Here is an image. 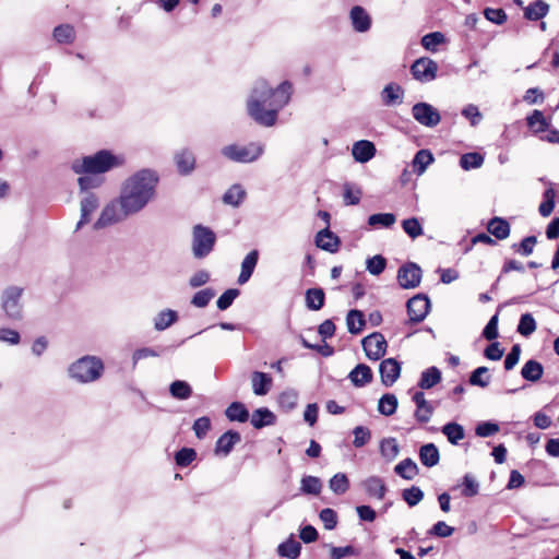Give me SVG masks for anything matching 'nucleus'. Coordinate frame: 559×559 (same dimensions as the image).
<instances>
[{
  "label": "nucleus",
  "mask_w": 559,
  "mask_h": 559,
  "mask_svg": "<svg viewBox=\"0 0 559 559\" xmlns=\"http://www.w3.org/2000/svg\"><path fill=\"white\" fill-rule=\"evenodd\" d=\"M292 84L287 81L273 88L264 79L257 80L247 99V112L258 124L273 127L278 112L290 100Z\"/></svg>",
  "instance_id": "obj_1"
},
{
  "label": "nucleus",
  "mask_w": 559,
  "mask_h": 559,
  "mask_svg": "<svg viewBox=\"0 0 559 559\" xmlns=\"http://www.w3.org/2000/svg\"><path fill=\"white\" fill-rule=\"evenodd\" d=\"M158 182L152 169H141L128 177L121 186L119 202L132 215L141 212L155 197Z\"/></svg>",
  "instance_id": "obj_2"
},
{
  "label": "nucleus",
  "mask_w": 559,
  "mask_h": 559,
  "mask_svg": "<svg viewBox=\"0 0 559 559\" xmlns=\"http://www.w3.org/2000/svg\"><path fill=\"white\" fill-rule=\"evenodd\" d=\"M124 162L126 158L122 154H115L109 150H100L92 155L74 159L71 164V169L76 175H103L111 169L123 166Z\"/></svg>",
  "instance_id": "obj_3"
},
{
  "label": "nucleus",
  "mask_w": 559,
  "mask_h": 559,
  "mask_svg": "<svg viewBox=\"0 0 559 559\" xmlns=\"http://www.w3.org/2000/svg\"><path fill=\"white\" fill-rule=\"evenodd\" d=\"M103 360L93 355L83 356L68 368L69 377L78 383L86 384L97 381L104 373Z\"/></svg>",
  "instance_id": "obj_4"
},
{
  "label": "nucleus",
  "mask_w": 559,
  "mask_h": 559,
  "mask_svg": "<svg viewBox=\"0 0 559 559\" xmlns=\"http://www.w3.org/2000/svg\"><path fill=\"white\" fill-rule=\"evenodd\" d=\"M264 152V145L251 142L247 145L230 144L222 148L224 157L236 163H252L257 160Z\"/></svg>",
  "instance_id": "obj_5"
},
{
  "label": "nucleus",
  "mask_w": 559,
  "mask_h": 559,
  "mask_svg": "<svg viewBox=\"0 0 559 559\" xmlns=\"http://www.w3.org/2000/svg\"><path fill=\"white\" fill-rule=\"evenodd\" d=\"M24 289L19 286L7 287L1 295V307L5 316L12 320H21L23 316L22 296Z\"/></svg>",
  "instance_id": "obj_6"
},
{
  "label": "nucleus",
  "mask_w": 559,
  "mask_h": 559,
  "mask_svg": "<svg viewBox=\"0 0 559 559\" xmlns=\"http://www.w3.org/2000/svg\"><path fill=\"white\" fill-rule=\"evenodd\" d=\"M216 241V236L212 229L203 225H195L192 230V252L198 259L206 257Z\"/></svg>",
  "instance_id": "obj_7"
},
{
  "label": "nucleus",
  "mask_w": 559,
  "mask_h": 559,
  "mask_svg": "<svg viewBox=\"0 0 559 559\" xmlns=\"http://www.w3.org/2000/svg\"><path fill=\"white\" fill-rule=\"evenodd\" d=\"M131 215V213H128L124 210V207L122 206V204H120L118 199L117 201L108 203L103 209L98 219L95 223V228L100 229L107 226H111L114 224L124 221L127 217Z\"/></svg>",
  "instance_id": "obj_8"
},
{
  "label": "nucleus",
  "mask_w": 559,
  "mask_h": 559,
  "mask_svg": "<svg viewBox=\"0 0 559 559\" xmlns=\"http://www.w3.org/2000/svg\"><path fill=\"white\" fill-rule=\"evenodd\" d=\"M411 72L415 80L421 83H428L436 79L438 64L430 58L421 57L414 61Z\"/></svg>",
  "instance_id": "obj_9"
},
{
  "label": "nucleus",
  "mask_w": 559,
  "mask_h": 559,
  "mask_svg": "<svg viewBox=\"0 0 559 559\" xmlns=\"http://www.w3.org/2000/svg\"><path fill=\"white\" fill-rule=\"evenodd\" d=\"M412 115L419 124L428 128L436 127L441 120L438 109L428 103H416L412 108Z\"/></svg>",
  "instance_id": "obj_10"
},
{
  "label": "nucleus",
  "mask_w": 559,
  "mask_h": 559,
  "mask_svg": "<svg viewBox=\"0 0 559 559\" xmlns=\"http://www.w3.org/2000/svg\"><path fill=\"white\" fill-rule=\"evenodd\" d=\"M366 356L371 360H379L386 353V341L379 332H373L361 341Z\"/></svg>",
  "instance_id": "obj_11"
},
{
  "label": "nucleus",
  "mask_w": 559,
  "mask_h": 559,
  "mask_svg": "<svg viewBox=\"0 0 559 559\" xmlns=\"http://www.w3.org/2000/svg\"><path fill=\"white\" fill-rule=\"evenodd\" d=\"M421 269L415 263H407L399 269L397 281L402 288L411 289L419 285Z\"/></svg>",
  "instance_id": "obj_12"
},
{
  "label": "nucleus",
  "mask_w": 559,
  "mask_h": 559,
  "mask_svg": "<svg viewBox=\"0 0 559 559\" xmlns=\"http://www.w3.org/2000/svg\"><path fill=\"white\" fill-rule=\"evenodd\" d=\"M430 301L427 296L417 295L407 301V312L411 321L421 322L428 314Z\"/></svg>",
  "instance_id": "obj_13"
},
{
  "label": "nucleus",
  "mask_w": 559,
  "mask_h": 559,
  "mask_svg": "<svg viewBox=\"0 0 559 559\" xmlns=\"http://www.w3.org/2000/svg\"><path fill=\"white\" fill-rule=\"evenodd\" d=\"M381 382L385 386L393 385L400 377L401 366L394 358H386L379 366Z\"/></svg>",
  "instance_id": "obj_14"
},
{
  "label": "nucleus",
  "mask_w": 559,
  "mask_h": 559,
  "mask_svg": "<svg viewBox=\"0 0 559 559\" xmlns=\"http://www.w3.org/2000/svg\"><path fill=\"white\" fill-rule=\"evenodd\" d=\"M404 94V88L400 84L391 82L382 88L380 97L384 106L393 107L403 103Z\"/></svg>",
  "instance_id": "obj_15"
},
{
  "label": "nucleus",
  "mask_w": 559,
  "mask_h": 559,
  "mask_svg": "<svg viewBox=\"0 0 559 559\" xmlns=\"http://www.w3.org/2000/svg\"><path fill=\"white\" fill-rule=\"evenodd\" d=\"M99 205L98 197L93 192L83 193L81 199V218L76 225V229H80L84 224L88 223L91 215Z\"/></svg>",
  "instance_id": "obj_16"
},
{
  "label": "nucleus",
  "mask_w": 559,
  "mask_h": 559,
  "mask_svg": "<svg viewBox=\"0 0 559 559\" xmlns=\"http://www.w3.org/2000/svg\"><path fill=\"white\" fill-rule=\"evenodd\" d=\"M349 20L353 28L358 33H366L371 28V17L360 5H355L349 12Z\"/></svg>",
  "instance_id": "obj_17"
},
{
  "label": "nucleus",
  "mask_w": 559,
  "mask_h": 559,
  "mask_svg": "<svg viewBox=\"0 0 559 559\" xmlns=\"http://www.w3.org/2000/svg\"><path fill=\"white\" fill-rule=\"evenodd\" d=\"M376 146L371 141L360 140L353 144L352 155L357 163L365 164L376 155Z\"/></svg>",
  "instance_id": "obj_18"
},
{
  "label": "nucleus",
  "mask_w": 559,
  "mask_h": 559,
  "mask_svg": "<svg viewBox=\"0 0 559 559\" xmlns=\"http://www.w3.org/2000/svg\"><path fill=\"white\" fill-rule=\"evenodd\" d=\"M413 401L416 404L415 418L419 423H428L433 414V407L425 399V394L421 391L416 392L413 395Z\"/></svg>",
  "instance_id": "obj_19"
},
{
  "label": "nucleus",
  "mask_w": 559,
  "mask_h": 559,
  "mask_svg": "<svg viewBox=\"0 0 559 559\" xmlns=\"http://www.w3.org/2000/svg\"><path fill=\"white\" fill-rule=\"evenodd\" d=\"M340 238L329 228L320 230L316 236V245L328 252L334 253L340 248Z\"/></svg>",
  "instance_id": "obj_20"
},
{
  "label": "nucleus",
  "mask_w": 559,
  "mask_h": 559,
  "mask_svg": "<svg viewBox=\"0 0 559 559\" xmlns=\"http://www.w3.org/2000/svg\"><path fill=\"white\" fill-rule=\"evenodd\" d=\"M240 440L241 437L237 431L228 430L227 432L223 433L216 441L215 453L227 456L231 452L235 444Z\"/></svg>",
  "instance_id": "obj_21"
},
{
  "label": "nucleus",
  "mask_w": 559,
  "mask_h": 559,
  "mask_svg": "<svg viewBox=\"0 0 559 559\" xmlns=\"http://www.w3.org/2000/svg\"><path fill=\"white\" fill-rule=\"evenodd\" d=\"M258 259H259L258 250H252L245 257V259L241 262V270H240V274L238 276V284L243 285L250 280V277L257 266Z\"/></svg>",
  "instance_id": "obj_22"
},
{
  "label": "nucleus",
  "mask_w": 559,
  "mask_h": 559,
  "mask_svg": "<svg viewBox=\"0 0 559 559\" xmlns=\"http://www.w3.org/2000/svg\"><path fill=\"white\" fill-rule=\"evenodd\" d=\"M348 379L355 386L360 388L371 382L372 371L369 366L359 364L349 372Z\"/></svg>",
  "instance_id": "obj_23"
},
{
  "label": "nucleus",
  "mask_w": 559,
  "mask_h": 559,
  "mask_svg": "<svg viewBox=\"0 0 559 559\" xmlns=\"http://www.w3.org/2000/svg\"><path fill=\"white\" fill-rule=\"evenodd\" d=\"M175 163L181 175H188L194 169L195 158L189 150H181L176 153Z\"/></svg>",
  "instance_id": "obj_24"
},
{
  "label": "nucleus",
  "mask_w": 559,
  "mask_h": 559,
  "mask_svg": "<svg viewBox=\"0 0 559 559\" xmlns=\"http://www.w3.org/2000/svg\"><path fill=\"white\" fill-rule=\"evenodd\" d=\"M362 486L366 492L378 500H382L385 496L386 487L384 481L378 476H370L364 483Z\"/></svg>",
  "instance_id": "obj_25"
},
{
  "label": "nucleus",
  "mask_w": 559,
  "mask_h": 559,
  "mask_svg": "<svg viewBox=\"0 0 559 559\" xmlns=\"http://www.w3.org/2000/svg\"><path fill=\"white\" fill-rule=\"evenodd\" d=\"M252 390L255 395H265L271 389L272 378L264 372L254 371L251 374Z\"/></svg>",
  "instance_id": "obj_26"
},
{
  "label": "nucleus",
  "mask_w": 559,
  "mask_h": 559,
  "mask_svg": "<svg viewBox=\"0 0 559 559\" xmlns=\"http://www.w3.org/2000/svg\"><path fill=\"white\" fill-rule=\"evenodd\" d=\"M549 5L544 0H535L524 8V16L530 21H538L547 15Z\"/></svg>",
  "instance_id": "obj_27"
},
{
  "label": "nucleus",
  "mask_w": 559,
  "mask_h": 559,
  "mask_svg": "<svg viewBox=\"0 0 559 559\" xmlns=\"http://www.w3.org/2000/svg\"><path fill=\"white\" fill-rule=\"evenodd\" d=\"M419 459L427 467L436 466L440 460L438 448L433 443L424 444L419 450Z\"/></svg>",
  "instance_id": "obj_28"
},
{
  "label": "nucleus",
  "mask_w": 559,
  "mask_h": 559,
  "mask_svg": "<svg viewBox=\"0 0 559 559\" xmlns=\"http://www.w3.org/2000/svg\"><path fill=\"white\" fill-rule=\"evenodd\" d=\"M178 320V313L171 309L159 311L154 318V329L156 331H164L171 326Z\"/></svg>",
  "instance_id": "obj_29"
},
{
  "label": "nucleus",
  "mask_w": 559,
  "mask_h": 559,
  "mask_svg": "<svg viewBox=\"0 0 559 559\" xmlns=\"http://www.w3.org/2000/svg\"><path fill=\"white\" fill-rule=\"evenodd\" d=\"M488 231L493 235L497 239L503 240L510 235L509 223L500 217H493L489 221L487 226Z\"/></svg>",
  "instance_id": "obj_30"
},
{
  "label": "nucleus",
  "mask_w": 559,
  "mask_h": 559,
  "mask_svg": "<svg viewBox=\"0 0 559 559\" xmlns=\"http://www.w3.org/2000/svg\"><path fill=\"white\" fill-rule=\"evenodd\" d=\"M544 373V367L540 362L531 359L524 364L521 370V376L531 382L538 381Z\"/></svg>",
  "instance_id": "obj_31"
},
{
  "label": "nucleus",
  "mask_w": 559,
  "mask_h": 559,
  "mask_svg": "<svg viewBox=\"0 0 559 559\" xmlns=\"http://www.w3.org/2000/svg\"><path fill=\"white\" fill-rule=\"evenodd\" d=\"M275 423V415L267 408H258L251 416V425L261 429L265 426H271Z\"/></svg>",
  "instance_id": "obj_32"
},
{
  "label": "nucleus",
  "mask_w": 559,
  "mask_h": 559,
  "mask_svg": "<svg viewBox=\"0 0 559 559\" xmlns=\"http://www.w3.org/2000/svg\"><path fill=\"white\" fill-rule=\"evenodd\" d=\"M433 160L435 158L430 151H418L413 159L414 173L417 176H421L426 171L427 167L433 163Z\"/></svg>",
  "instance_id": "obj_33"
},
{
  "label": "nucleus",
  "mask_w": 559,
  "mask_h": 559,
  "mask_svg": "<svg viewBox=\"0 0 559 559\" xmlns=\"http://www.w3.org/2000/svg\"><path fill=\"white\" fill-rule=\"evenodd\" d=\"M301 545L293 537L288 538L277 547V554L282 558L297 559L300 555Z\"/></svg>",
  "instance_id": "obj_34"
},
{
  "label": "nucleus",
  "mask_w": 559,
  "mask_h": 559,
  "mask_svg": "<svg viewBox=\"0 0 559 559\" xmlns=\"http://www.w3.org/2000/svg\"><path fill=\"white\" fill-rule=\"evenodd\" d=\"M246 198V190L240 185H233L223 195V202L234 207L239 206Z\"/></svg>",
  "instance_id": "obj_35"
},
{
  "label": "nucleus",
  "mask_w": 559,
  "mask_h": 559,
  "mask_svg": "<svg viewBox=\"0 0 559 559\" xmlns=\"http://www.w3.org/2000/svg\"><path fill=\"white\" fill-rule=\"evenodd\" d=\"M226 417L230 421L245 423L249 418V412L240 402H233L225 411Z\"/></svg>",
  "instance_id": "obj_36"
},
{
  "label": "nucleus",
  "mask_w": 559,
  "mask_h": 559,
  "mask_svg": "<svg viewBox=\"0 0 559 559\" xmlns=\"http://www.w3.org/2000/svg\"><path fill=\"white\" fill-rule=\"evenodd\" d=\"M366 321L364 318V313L359 310H350L346 317V325L348 332L352 334L360 333L365 328Z\"/></svg>",
  "instance_id": "obj_37"
},
{
  "label": "nucleus",
  "mask_w": 559,
  "mask_h": 559,
  "mask_svg": "<svg viewBox=\"0 0 559 559\" xmlns=\"http://www.w3.org/2000/svg\"><path fill=\"white\" fill-rule=\"evenodd\" d=\"M394 472L402 478L412 480L418 474V466L412 459H405L394 467Z\"/></svg>",
  "instance_id": "obj_38"
},
{
  "label": "nucleus",
  "mask_w": 559,
  "mask_h": 559,
  "mask_svg": "<svg viewBox=\"0 0 559 559\" xmlns=\"http://www.w3.org/2000/svg\"><path fill=\"white\" fill-rule=\"evenodd\" d=\"M380 453L386 462L394 461L399 453L400 447L395 438H385L380 442Z\"/></svg>",
  "instance_id": "obj_39"
},
{
  "label": "nucleus",
  "mask_w": 559,
  "mask_h": 559,
  "mask_svg": "<svg viewBox=\"0 0 559 559\" xmlns=\"http://www.w3.org/2000/svg\"><path fill=\"white\" fill-rule=\"evenodd\" d=\"M441 381V372L437 367H430L421 372L418 385L428 390L438 384Z\"/></svg>",
  "instance_id": "obj_40"
},
{
  "label": "nucleus",
  "mask_w": 559,
  "mask_h": 559,
  "mask_svg": "<svg viewBox=\"0 0 559 559\" xmlns=\"http://www.w3.org/2000/svg\"><path fill=\"white\" fill-rule=\"evenodd\" d=\"M306 305L310 310L318 311L324 305L325 295L321 288H309L306 292Z\"/></svg>",
  "instance_id": "obj_41"
},
{
  "label": "nucleus",
  "mask_w": 559,
  "mask_h": 559,
  "mask_svg": "<svg viewBox=\"0 0 559 559\" xmlns=\"http://www.w3.org/2000/svg\"><path fill=\"white\" fill-rule=\"evenodd\" d=\"M104 179L98 174H83L78 178V185L82 193L90 192L91 189L99 188Z\"/></svg>",
  "instance_id": "obj_42"
},
{
  "label": "nucleus",
  "mask_w": 559,
  "mask_h": 559,
  "mask_svg": "<svg viewBox=\"0 0 559 559\" xmlns=\"http://www.w3.org/2000/svg\"><path fill=\"white\" fill-rule=\"evenodd\" d=\"M526 121L530 129L536 134L543 133L549 127V122L546 120L544 114L537 109L526 118Z\"/></svg>",
  "instance_id": "obj_43"
},
{
  "label": "nucleus",
  "mask_w": 559,
  "mask_h": 559,
  "mask_svg": "<svg viewBox=\"0 0 559 559\" xmlns=\"http://www.w3.org/2000/svg\"><path fill=\"white\" fill-rule=\"evenodd\" d=\"M442 433L452 444H457L465 437L464 428L456 423H449L442 427Z\"/></svg>",
  "instance_id": "obj_44"
},
{
  "label": "nucleus",
  "mask_w": 559,
  "mask_h": 559,
  "mask_svg": "<svg viewBox=\"0 0 559 559\" xmlns=\"http://www.w3.org/2000/svg\"><path fill=\"white\" fill-rule=\"evenodd\" d=\"M397 408V397L394 394L386 393L382 395L378 403V411L384 416H391Z\"/></svg>",
  "instance_id": "obj_45"
},
{
  "label": "nucleus",
  "mask_w": 559,
  "mask_h": 559,
  "mask_svg": "<svg viewBox=\"0 0 559 559\" xmlns=\"http://www.w3.org/2000/svg\"><path fill=\"white\" fill-rule=\"evenodd\" d=\"M169 392L177 400H187L192 394V388L186 381L176 380L169 385Z\"/></svg>",
  "instance_id": "obj_46"
},
{
  "label": "nucleus",
  "mask_w": 559,
  "mask_h": 559,
  "mask_svg": "<svg viewBox=\"0 0 559 559\" xmlns=\"http://www.w3.org/2000/svg\"><path fill=\"white\" fill-rule=\"evenodd\" d=\"M53 38L59 44H70L75 38L74 27L70 24H61L53 29Z\"/></svg>",
  "instance_id": "obj_47"
},
{
  "label": "nucleus",
  "mask_w": 559,
  "mask_h": 559,
  "mask_svg": "<svg viewBox=\"0 0 559 559\" xmlns=\"http://www.w3.org/2000/svg\"><path fill=\"white\" fill-rule=\"evenodd\" d=\"M322 489V483L320 478L316 476H305L300 481V490L307 495H319Z\"/></svg>",
  "instance_id": "obj_48"
},
{
  "label": "nucleus",
  "mask_w": 559,
  "mask_h": 559,
  "mask_svg": "<svg viewBox=\"0 0 559 559\" xmlns=\"http://www.w3.org/2000/svg\"><path fill=\"white\" fill-rule=\"evenodd\" d=\"M278 405L284 411H292L298 403V393L293 389H287L278 395Z\"/></svg>",
  "instance_id": "obj_49"
},
{
  "label": "nucleus",
  "mask_w": 559,
  "mask_h": 559,
  "mask_svg": "<svg viewBox=\"0 0 559 559\" xmlns=\"http://www.w3.org/2000/svg\"><path fill=\"white\" fill-rule=\"evenodd\" d=\"M330 489L336 495H343L348 490L349 481L345 474L337 473L329 481Z\"/></svg>",
  "instance_id": "obj_50"
},
{
  "label": "nucleus",
  "mask_w": 559,
  "mask_h": 559,
  "mask_svg": "<svg viewBox=\"0 0 559 559\" xmlns=\"http://www.w3.org/2000/svg\"><path fill=\"white\" fill-rule=\"evenodd\" d=\"M484 164V157L479 153H466L460 158V166L464 170L479 168Z\"/></svg>",
  "instance_id": "obj_51"
},
{
  "label": "nucleus",
  "mask_w": 559,
  "mask_h": 559,
  "mask_svg": "<svg viewBox=\"0 0 559 559\" xmlns=\"http://www.w3.org/2000/svg\"><path fill=\"white\" fill-rule=\"evenodd\" d=\"M543 197L544 201L540 203L538 211L543 217H547L554 211L556 192L552 188H548L545 190Z\"/></svg>",
  "instance_id": "obj_52"
},
{
  "label": "nucleus",
  "mask_w": 559,
  "mask_h": 559,
  "mask_svg": "<svg viewBox=\"0 0 559 559\" xmlns=\"http://www.w3.org/2000/svg\"><path fill=\"white\" fill-rule=\"evenodd\" d=\"M489 370L487 367H478L476 368L469 377V383L472 385H477L480 388H486L490 382V376L488 374Z\"/></svg>",
  "instance_id": "obj_53"
},
{
  "label": "nucleus",
  "mask_w": 559,
  "mask_h": 559,
  "mask_svg": "<svg viewBox=\"0 0 559 559\" xmlns=\"http://www.w3.org/2000/svg\"><path fill=\"white\" fill-rule=\"evenodd\" d=\"M444 40H445V37L442 33L433 32V33H429V34L425 35L421 38V45L426 50L433 52V51H436L437 46L443 44Z\"/></svg>",
  "instance_id": "obj_54"
},
{
  "label": "nucleus",
  "mask_w": 559,
  "mask_h": 559,
  "mask_svg": "<svg viewBox=\"0 0 559 559\" xmlns=\"http://www.w3.org/2000/svg\"><path fill=\"white\" fill-rule=\"evenodd\" d=\"M536 331V322L531 313H524L520 318L518 332L523 336H530Z\"/></svg>",
  "instance_id": "obj_55"
},
{
  "label": "nucleus",
  "mask_w": 559,
  "mask_h": 559,
  "mask_svg": "<svg viewBox=\"0 0 559 559\" xmlns=\"http://www.w3.org/2000/svg\"><path fill=\"white\" fill-rule=\"evenodd\" d=\"M396 221V217L392 213H378L372 214L368 218L370 226L381 225L382 227H391Z\"/></svg>",
  "instance_id": "obj_56"
},
{
  "label": "nucleus",
  "mask_w": 559,
  "mask_h": 559,
  "mask_svg": "<svg viewBox=\"0 0 559 559\" xmlns=\"http://www.w3.org/2000/svg\"><path fill=\"white\" fill-rule=\"evenodd\" d=\"M403 230L413 239L424 234L423 227L416 217L407 218L402 222Z\"/></svg>",
  "instance_id": "obj_57"
},
{
  "label": "nucleus",
  "mask_w": 559,
  "mask_h": 559,
  "mask_svg": "<svg viewBox=\"0 0 559 559\" xmlns=\"http://www.w3.org/2000/svg\"><path fill=\"white\" fill-rule=\"evenodd\" d=\"M386 265V260L380 254L369 258L366 261V269L372 275H380Z\"/></svg>",
  "instance_id": "obj_58"
},
{
  "label": "nucleus",
  "mask_w": 559,
  "mask_h": 559,
  "mask_svg": "<svg viewBox=\"0 0 559 559\" xmlns=\"http://www.w3.org/2000/svg\"><path fill=\"white\" fill-rule=\"evenodd\" d=\"M215 296V292L211 288L199 290L194 294L191 299V304L198 308H204L209 305L212 298Z\"/></svg>",
  "instance_id": "obj_59"
},
{
  "label": "nucleus",
  "mask_w": 559,
  "mask_h": 559,
  "mask_svg": "<svg viewBox=\"0 0 559 559\" xmlns=\"http://www.w3.org/2000/svg\"><path fill=\"white\" fill-rule=\"evenodd\" d=\"M402 496L409 507H414L423 500L424 492L420 488L413 486L404 489Z\"/></svg>",
  "instance_id": "obj_60"
},
{
  "label": "nucleus",
  "mask_w": 559,
  "mask_h": 559,
  "mask_svg": "<svg viewBox=\"0 0 559 559\" xmlns=\"http://www.w3.org/2000/svg\"><path fill=\"white\" fill-rule=\"evenodd\" d=\"M479 484L471 474H466L463 478L462 495L464 497H474L478 493Z\"/></svg>",
  "instance_id": "obj_61"
},
{
  "label": "nucleus",
  "mask_w": 559,
  "mask_h": 559,
  "mask_svg": "<svg viewBox=\"0 0 559 559\" xmlns=\"http://www.w3.org/2000/svg\"><path fill=\"white\" fill-rule=\"evenodd\" d=\"M239 290L236 288H230L224 292L216 301L217 308L219 310H226L231 306L234 300L238 297Z\"/></svg>",
  "instance_id": "obj_62"
},
{
  "label": "nucleus",
  "mask_w": 559,
  "mask_h": 559,
  "mask_svg": "<svg viewBox=\"0 0 559 559\" xmlns=\"http://www.w3.org/2000/svg\"><path fill=\"white\" fill-rule=\"evenodd\" d=\"M353 433H354L353 444L356 448L364 447L371 438L370 430L364 426H357L354 429Z\"/></svg>",
  "instance_id": "obj_63"
},
{
  "label": "nucleus",
  "mask_w": 559,
  "mask_h": 559,
  "mask_svg": "<svg viewBox=\"0 0 559 559\" xmlns=\"http://www.w3.org/2000/svg\"><path fill=\"white\" fill-rule=\"evenodd\" d=\"M197 456L193 449L183 448L176 453L175 461L179 466H188Z\"/></svg>",
  "instance_id": "obj_64"
}]
</instances>
